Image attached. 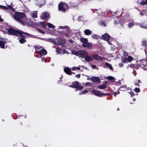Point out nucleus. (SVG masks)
Returning a JSON list of instances; mask_svg holds the SVG:
<instances>
[{"label": "nucleus", "mask_w": 147, "mask_h": 147, "mask_svg": "<svg viewBox=\"0 0 147 147\" xmlns=\"http://www.w3.org/2000/svg\"><path fill=\"white\" fill-rule=\"evenodd\" d=\"M105 84H107V82H105Z\"/></svg>", "instance_id": "nucleus-58"}, {"label": "nucleus", "mask_w": 147, "mask_h": 147, "mask_svg": "<svg viewBox=\"0 0 147 147\" xmlns=\"http://www.w3.org/2000/svg\"><path fill=\"white\" fill-rule=\"evenodd\" d=\"M108 42L109 44H110V45L111 44V43H110V41H108Z\"/></svg>", "instance_id": "nucleus-56"}, {"label": "nucleus", "mask_w": 147, "mask_h": 147, "mask_svg": "<svg viewBox=\"0 0 147 147\" xmlns=\"http://www.w3.org/2000/svg\"><path fill=\"white\" fill-rule=\"evenodd\" d=\"M38 31L40 32V33H42V34H44L45 33V32H43L42 30H40V29H37Z\"/></svg>", "instance_id": "nucleus-42"}, {"label": "nucleus", "mask_w": 147, "mask_h": 147, "mask_svg": "<svg viewBox=\"0 0 147 147\" xmlns=\"http://www.w3.org/2000/svg\"><path fill=\"white\" fill-rule=\"evenodd\" d=\"M0 20L1 21H3V20L1 19V16H0Z\"/></svg>", "instance_id": "nucleus-55"}, {"label": "nucleus", "mask_w": 147, "mask_h": 147, "mask_svg": "<svg viewBox=\"0 0 147 147\" xmlns=\"http://www.w3.org/2000/svg\"><path fill=\"white\" fill-rule=\"evenodd\" d=\"M93 58L96 60L104 61L105 60V58L103 57H101L98 55H95L93 56Z\"/></svg>", "instance_id": "nucleus-8"}, {"label": "nucleus", "mask_w": 147, "mask_h": 147, "mask_svg": "<svg viewBox=\"0 0 147 147\" xmlns=\"http://www.w3.org/2000/svg\"><path fill=\"white\" fill-rule=\"evenodd\" d=\"M68 7V5L66 3L62 2L59 3L58 5L59 10L63 12H65V9L67 8Z\"/></svg>", "instance_id": "nucleus-4"}, {"label": "nucleus", "mask_w": 147, "mask_h": 147, "mask_svg": "<svg viewBox=\"0 0 147 147\" xmlns=\"http://www.w3.org/2000/svg\"><path fill=\"white\" fill-rule=\"evenodd\" d=\"M13 18L16 21L23 25H26L27 23V18L23 13L16 12L13 16Z\"/></svg>", "instance_id": "nucleus-1"}, {"label": "nucleus", "mask_w": 147, "mask_h": 147, "mask_svg": "<svg viewBox=\"0 0 147 147\" xmlns=\"http://www.w3.org/2000/svg\"><path fill=\"white\" fill-rule=\"evenodd\" d=\"M59 50H57V52L59 53Z\"/></svg>", "instance_id": "nucleus-54"}, {"label": "nucleus", "mask_w": 147, "mask_h": 147, "mask_svg": "<svg viewBox=\"0 0 147 147\" xmlns=\"http://www.w3.org/2000/svg\"><path fill=\"white\" fill-rule=\"evenodd\" d=\"M59 28L60 29H64V28L67 29V31H69L70 30L69 27L67 26H59Z\"/></svg>", "instance_id": "nucleus-20"}, {"label": "nucleus", "mask_w": 147, "mask_h": 147, "mask_svg": "<svg viewBox=\"0 0 147 147\" xmlns=\"http://www.w3.org/2000/svg\"><path fill=\"white\" fill-rule=\"evenodd\" d=\"M133 25H134V24L133 23H129L128 24L127 26L129 28H130L132 27L133 26Z\"/></svg>", "instance_id": "nucleus-34"}, {"label": "nucleus", "mask_w": 147, "mask_h": 147, "mask_svg": "<svg viewBox=\"0 0 147 147\" xmlns=\"http://www.w3.org/2000/svg\"><path fill=\"white\" fill-rule=\"evenodd\" d=\"M119 92H118V94H119Z\"/></svg>", "instance_id": "nucleus-61"}, {"label": "nucleus", "mask_w": 147, "mask_h": 147, "mask_svg": "<svg viewBox=\"0 0 147 147\" xmlns=\"http://www.w3.org/2000/svg\"><path fill=\"white\" fill-rule=\"evenodd\" d=\"M20 1H21V2H22V1L21 0H19Z\"/></svg>", "instance_id": "nucleus-62"}, {"label": "nucleus", "mask_w": 147, "mask_h": 147, "mask_svg": "<svg viewBox=\"0 0 147 147\" xmlns=\"http://www.w3.org/2000/svg\"><path fill=\"white\" fill-rule=\"evenodd\" d=\"M113 94H114V96L115 97H116V95L117 94V93L116 92H115L113 93Z\"/></svg>", "instance_id": "nucleus-48"}, {"label": "nucleus", "mask_w": 147, "mask_h": 147, "mask_svg": "<svg viewBox=\"0 0 147 147\" xmlns=\"http://www.w3.org/2000/svg\"><path fill=\"white\" fill-rule=\"evenodd\" d=\"M0 8L4 9H8L7 7L3 6L2 5H0Z\"/></svg>", "instance_id": "nucleus-31"}, {"label": "nucleus", "mask_w": 147, "mask_h": 147, "mask_svg": "<svg viewBox=\"0 0 147 147\" xmlns=\"http://www.w3.org/2000/svg\"><path fill=\"white\" fill-rule=\"evenodd\" d=\"M123 65L122 63H120L119 64V66L120 67H122L123 66Z\"/></svg>", "instance_id": "nucleus-46"}, {"label": "nucleus", "mask_w": 147, "mask_h": 147, "mask_svg": "<svg viewBox=\"0 0 147 147\" xmlns=\"http://www.w3.org/2000/svg\"><path fill=\"white\" fill-rule=\"evenodd\" d=\"M84 85L86 86H88V85L90 86L91 83H90V82H86V83H85L84 84Z\"/></svg>", "instance_id": "nucleus-39"}, {"label": "nucleus", "mask_w": 147, "mask_h": 147, "mask_svg": "<svg viewBox=\"0 0 147 147\" xmlns=\"http://www.w3.org/2000/svg\"><path fill=\"white\" fill-rule=\"evenodd\" d=\"M98 88L101 89H103L106 88V86L104 84L99 86Z\"/></svg>", "instance_id": "nucleus-19"}, {"label": "nucleus", "mask_w": 147, "mask_h": 147, "mask_svg": "<svg viewBox=\"0 0 147 147\" xmlns=\"http://www.w3.org/2000/svg\"><path fill=\"white\" fill-rule=\"evenodd\" d=\"M91 67L93 69L96 68L97 69H98V67H96V65H95L91 66Z\"/></svg>", "instance_id": "nucleus-38"}, {"label": "nucleus", "mask_w": 147, "mask_h": 147, "mask_svg": "<svg viewBox=\"0 0 147 147\" xmlns=\"http://www.w3.org/2000/svg\"><path fill=\"white\" fill-rule=\"evenodd\" d=\"M69 42H72V43H73V42H74V41H73L72 40H69Z\"/></svg>", "instance_id": "nucleus-52"}, {"label": "nucleus", "mask_w": 147, "mask_h": 147, "mask_svg": "<svg viewBox=\"0 0 147 147\" xmlns=\"http://www.w3.org/2000/svg\"><path fill=\"white\" fill-rule=\"evenodd\" d=\"M84 33L86 35H90L91 34L92 31L89 29H86L84 31Z\"/></svg>", "instance_id": "nucleus-14"}, {"label": "nucleus", "mask_w": 147, "mask_h": 147, "mask_svg": "<svg viewBox=\"0 0 147 147\" xmlns=\"http://www.w3.org/2000/svg\"><path fill=\"white\" fill-rule=\"evenodd\" d=\"M135 86H137L138 87H139L140 86L139 84H137V83H135Z\"/></svg>", "instance_id": "nucleus-49"}, {"label": "nucleus", "mask_w": 147, "mask_h": 147, "mask_svg": "<svg viewBox=\"0 0 147 147\" xmlns=\"http://www.w3.org/2000/svg\"><path fill=\"white\" fill-rule=\"evenodd\" d=\"M80 40L81 42H83V43L85 42H88V40L87 39L85 38H82L80 39Z\"/></svg>", "instance_id": "nucleus-21"}, {"label": "nucleus", "mask_w": 147, "mask_h": 147, "mask_svg": "<svg viewBox=\"0 0 147 147\" xmlns=\"http://www.w3.org/2000/svg\"><path fill=\"white\" fill-rule=\"evenodd\" d=\"M107 79L109 80H114V78L111 76H108L107 77Z\"/></svg>", "instance_id": "nucleus-27"}, {"label": "nucleus", "mask_w": 147, "mask_h": 147, "mask_svg": "<svg viewBox=\"0 0 147 147\" xmlns=\"http://www.w3.org/2000/svg\"><path fill=\"white\" fill-rule=\"evenodd\" d=\"M23 38L22 37L19 40L20 42L21 43H24L26 42V40Z\"/></svg>", "instance_id": "nucleus-22"}, {"label": "nucleus", "mask_w": 147, "mask_h": 147, "mask_svg": "<svg viewBox=\"0 0 147 147\" xmlns=\"http://www.w3.org/2000/svg\"><path fill=\"white\" fill-rule=\"evenodd\" d=\"M38 48L37 47H36V49H37Z\"/></svg>", "instance_id": "nucleus-60"}, {"label": "nucleus", "mask_w": 147, "mask_h": 147, "mask_svg": "<svg viewBox=\"0 0 147 147\" xmlns=\"http://www.w3.org/2000/svg\"><path fill=\"white\" fill-rule=\"evenodd\" d=\"M71 53L77 56L80 57H82L84 58L86 55H88L87 52L84 50H81L79 51H76L75 50H73L71 51Z\"/></svg>", "instance_id": "nucleus-3"}, {"label": "nucleus", "mask_w": 147, "mask_h": 147, "mask_svg": "<svg viewBox=\"0 0 147 147\" xmlns=\"http://www.w3.org/2000/svg\"><path fill=\"white\" fill-rule=\"evenodd\" d=\"M105 22L104 21L101 20L99 22V24L100 25H104L105 26H106V25L105 24Z\"/></svg>", "instance_id": "nucleus-32"}, {"label": "nucleus", "mask_w": 147, "mask_h": 147, "mask_svg": "<svg viewBox=\"0 0 147 147\" xmlns=\"http://www.w3.org/2000/svg\"><path fill=\"white\" fill-rule=\"evenodd\" d=\"M108 94V93H101V97L102 96H106Z\"/></svg>", "instance_id": "nucleus-41"}, {"label": "nucleus", "mask_w": 147, "mask_h": 147, "mask_svg": "<svg viewBox=\"0 0 147 147\" xmlns=\"http://www.w3.org/2000/svg\"><path fill=\"white\" fill-rule=\"evenodd\" d=\"M139 26L140 27L144 28H147L143 24H139Z\"/></svg>", "instance_id": "nucleus-30"}, {"label": "nucleus", "mask_w": 147, "mask_h": 147, "mask_svg": "<svg viewBox=\"0 0 147 147\" xmlns=\"http://www.w3.org/2000/svg\"><path fill=\"white\" fill-rule=\"evenodd\" d=\"M64 71L67 74L71 75L72 74L71 70L70 68L68 67H65L64 69Z\"/></svg>", "instance_id": "nucleus-7"}, {"label": "nucleus", "mask_w": 147, "mask_h": 147, "mask_svg": "<svg viewBox=\"0 0 147 147\" xmlns=\"http://www.w3.org/2000/svg\"><path fill=\"white\" fill-rule=\"evenodd\" d=\"M136 73H134V76H136Z\"/></svg>", "instance_id": "nucleus-57"}, {"label": "nucleus", "mask_w": 147, "mask_h": 147, "mask_svg": "<svg viewBox=\"0 0 147 147\" xmlns=\"http://www.w3.org/2000/svg\"><path fill=\"white\" fill-rule=\"evenodd\" d=\"M64 35L65 37H69L70 36L69 35V34H64Z\"/></svg>", "instance_id": "nucleus-45"}, {"label": "nucleus", "mask_w": 147, "mask_h": 147, "mask_svg": "<svg viewBox=\"0 0 147 147\" xmlns=\"http://www.w3.org/2000/svg\"><path fill=\"white\" fill-rule=\"evenodd\" d=\"M30 15L32 17L36 18L37 17V13L34 12L30 13Z\"/></svg>", "instance_id": "nucleus-18"}, {"label": "nucleus", "mask_w": 147, "mask_h": 147, "mask_svg": "<svg viewBox=\"0 0 147 147\" xmlns=\"http://www.w3.org/2000/svg\"><path fill=\"white\" fill-rule=\"evenodd\" d=\"M119 108H118L117 109V111H119Z\"/></svg>", "instance_id": "nucleus-59"}, {"label": "nucleus", "mask_w": 147, "mask_h": 147, "mask_svg": "<svg viewBox=\"0 0 147 147\" xmlns=\"http://www.w3.org/2000/svg\"><path fill=\"white\" fill-rule=\"evenodd\" d=\"M39 53L40 54H44L46 55L47 54V51L44 49H43L40 51H39Z\"/></svg>", "instance_id": "nucleus-17"}, {"label": "nucleus", "mask_w": 147, "mask_h": 147, "mask_svg": "<svg viewBox=\"0 0 147 147\" xmlns=\"http://www.w3.org/2000/svg\"><path fill=\"white\" fill-rule=\"evenodd\" d=\"M126 59H124L122 60V62H123L124 63H125L126 62Z\"/></svg>", "instance_id": "nucleus-51"}, {"label": "nucleus", "mask_w": 147, "mask_h": 147, "mask_svg": "<svg viewBox=\"0 0 147 147\" xmlns=\"http://www.w3.org/2000/svg\"><path fill=\"white\" fill-rule=\"evenodd\" d=\"M105 65L106 67L105 66L104 67H108L109 68V69L111 70H113V68L111 66V65L109 63H108L106 62L105 63Z\"/></svg>", "instance_id": "nucleus-16"}, {"label": "nucleus", "mask_w": 147, "mask_h": 147, "mask_svg": "<svg viewBox=\"0 0 147 147\" xmlns=\"http://www.w3.org/2000/svg\"><path fill=\"white\" fill-rule=\"evenodd\" d=\"M82 46L84 47H88L89 46V44L87 42H85L83 43L82 45Z\"/></svg>", "instance_id": "nucleus-25"}, {"label": "nucleus", "mask_w": 147, "mask_h": 147, "mask_svg": "<svg viewBox=\"0 0 147 147\" xmlns=\"http://www.w3.org/2000/svg\"><path fill=\"white\" fill-rule=\"evenodd\" d=\"M102 36L104 40H108L110 38V36L108 34H105L102 35Z\"/></svg>", "instance_id": "nucleus-12"}, {"label": "nucleus", "mask_w": 147, "mask_h": 147, "mask_svg": "<svg viewBox=\"0 0 147 147\" xmlns=\"http://www.w3.org/2000/svg\"><path fill=\"white\" fill-rule=\"evenodd\" d=\"M47 25L49 27L51 28H54L55 27V26L53 25L51 23H48L47 24Z\"/></svg>", "instance_id": "nucleus-23"}, {"label": "nucleus", "mask_w": 147, "mask_h": 147, "mask_svg": "<svg viewBox=\"0 0 147 147\" xmlns=\"http://www.w3.org/2000/svg\"><path fill=\"white\" fill-rule=\"evenodd\" d=\"M79 83L78 82H76L73 83L72 85H70L69 87L73 88H77L80 90L82 89L83 88V87L79 85Z\"/></svg>", "instance_id": "nucleus-5"}, {"label": "nucleus", "mask_w": 147, "mask_h": 147, "mask_svg": "<svg viewBox=\"0 0 147 147\" xmlns=\"http://www.w3.org/2000/svg\"><path fill=\"white\" fill-rule=\"evenodd\" d=\"M77 89H76V90L75 91H77Z\"/></svg>", "instance_id": "nucleus-64"}, {"label": "nucleus", "mask_w": 147, "mask_h": 147, "mask_svg": "<svg viewBox=\"0 0 147 147\" xmlns=\"http://www.w3.org/2000/svg\"><path fill=\"white\" fill-rule=\"evenodd\" d=\"M45 22H40L39 24H40L41 25H42V26L43 27L45 28L46 27V26H45Z\"/></svg>", "instance_id": "nucleus-33"}, {"label": "nucleus", "mask_w": 147, "mask_h": 147, "mask_svg": "<svg viewBox=\"0 0 147 147\" xmlns=\"http://www.w3.org/2000/svg\"><path fill=\"white\" fill-rule=\"evenodd\" d=\"M138 82L139 83H141L140 80H138Z\"/></svg>", "instance_id": "nucleus-53"}, {"label": "nucleus", "mask_w": 147, "mask_h": 147, "mask_svg": "<svg viewBox=\"0 0 147 147\" xmlns=\"http://www.w3.org/2000/svg\"><path fill=\"white\" fill-rule=\"evenodd\" d=\"M95 95L101 97V93L98 90H93L92 92Z\"/></svg>", "instance_id": "nucleus-11"}, {"label": "nucleus", "mask_w": 147, "mask_h": 147, "mask_svg": "<svg viewBox=\"0 0 147 147\" xmlns=\"http://www.w3.org/2000/svg\"><path fill=\"white\" fill-rule=\"evenodd\" d=\"M40 2L42 4H45V0H39Z\"/></svg>", "instance_id": "nucleus-35"}, {"label": "nucleus", "mask_w": 147, "mask_h": 147, "mask_svg": "<svg viewBox=\"0 0 147 147\" xmlns=\"http://www.w3.org/2000/svg\"><path fill=\"white\" fill-rule=\"evenodd\" d=\"M88 92V90H85L84 91L80 92L79 93V95H81L82 94H84Z\"/></svg>", "instance_id": "nucleus-29"}, {"label": "nucleus", "mask_w": 147, "mask_h": 147, "mask_svg": "<svg viewBox=\"0 0 147 147\" xmlns=\"http://www.w3.org/2000/svg\"><path fill=\"white\" fill-rule=\"evenodd\" d=\"M143 45L144 46H146L147 45V42L145 41H142Z\"/></svg>", "instance_id": "nucleus-40"}, {"label": "nucleus", "mask_w": 147, "mask_h": 147, "mask_svg": "<svg viewBox=\"0 0 147 147\" xmlns=\"http://www.w3.org/2000/svg\"><path fill=\"white\" fill-rule=\"evenodd\" d=\"M6 43L5 41H0V47L4 49V45Z\"/></svg>", "instance_id": "nucleus-15"}, {"label": "nucleus", "mask_w": 147, "mask_h": 147, "mask_svg": "<svg viewBox=\"0 0 147 147\" xmlns=\"http://www.w3.org/2000/svg\"><path fill=\"white\" fill-rule=\"evenodd\" d=\"M7 7L8 8L7 9H9L13 11H15V9L14 8H13V7L11 5H9L8 6V7Z\"/></svg>", "instance_id": "nucleus-26"}, {"label": "nucleus", "mask_w": 147, "mask_h": 147, "mask_svg": "<svg viewBox=\"0 0 147 147\" xmlns=\"http://www.w3.org/2000/svg\"><path fill=\"white\" fill-rule=\"evenodd\" d=\"M76 69L78 70H80V68L79 67H76Z\"/></svg>", "instance_id": "nucleus-50"}, {"label": "nucleus", "mask_w": 147, "mask_h": 147, "mask_svg": "<svg viewBox=\"0 0 147 147\" xmlns=\"http://www.w3.org/2000/svg\"><path fill=\"white\" fill-rule=\"evenodd\" d=\"M84 58H85V61L87 62H89L92 60V57L88 55H86Z\"/></svg>", "instance_id": "nucleus-13"}, {"label": "nucleus", "mask_w": 147, "mask_h": 147, "mask_svg": "<svg viewBox=\"0 0 147 147\" xmlns=\"http://www.w3.org/2000/svg\"><path fill=\"white\" fill-rule=\"evenodd\" d=\"M75 76V77H76V78H79L80 77V74H78L76 75Z\"/></svg>", "instance_id": "nucleus-44"}, {"label": "nucleus", "mask_w": 147, "mask_h": 147, "mask_svg": "<svg viewBox=\"0 0 147 147\" xmlns=\"http://www.w3.org/2000/svg\"><path fill=\"white\" fill-rule=\"evenodd\" d=\"M141 15H143V14H142Z\"/></svg>", "instance_id": "nucleus-63"}, {"label": "nucleus", "mask_w": 147, "mask_h": 147, "mask_svg": "<svg viewBox=\"0 0 147 147\" xmlns=\"http://www.w3.org/2000/svg\"><path fill=\"white\" fill-rule=\"evenodd\" d=\"M91 36L93 38H98V37H99L98 36L96 35H92Z\"/></svg>", "instance_id": "nucleus-37"}, {"label": "nucleus", "mask_w": 147, "mask_h": 147, "mask_svg": "<svg viewBox=\"0 0 147 147\" xmlns=\"http://www.w3.org/2000/svg\"><path fill=\"white\" fill-rule=\"evenodd\" d=\"M76 67H73L72 68V69L73 70H76Z\"/></svg>", "instance_id": "nucleus-47"}, {"label": "nucleus", "mask_w": 147, "mask_h": 147, "mask_svg": "<svg viewBox=\"0 0 147 147\" xmlns=\"http://www.w3.org/2000/svg\"><path fill=\"white\" fill-rule=\"evenodd\" d=\"M133 60L132 57L130 56H128L127 58V60L129 62H131L132 60Z\"/></svg>", "instance_id": "nucleus-28"}, {"label": "nucleus", "mask_w": 147, "mask_h": 147, "mask_svg": "<svg viewBox=\"0 0 147 147\" xmlns=\"http://www.w3.org/2000/svg\"><path fill=\"white\" fill-rule=\"evenodd\" d=\"M49 14L47 12L43 13L41 15V17L42 19L48 18L49 16Z\"/></svg>", "instance_id": "nucleus-9"}, {"label": "nucleus", "mask_w": 147, "mask_h": 147, "mask_svg": "<svg viewBox=\"0 0 147 147\" xmlns=\"http://www.w3.org/2000/svg\"><path fill=\"white\" fill-rule=\"evenodd\" d=\"M8 30L9 33L12 34L17 36L19 34L21 37H23V38H26V37L22 35L23 34H24L26 35H30V34L24 32L20 30H15L12 28H10L8 29Z\"/></svg>", "instance_id": "nucleus-2"}, {"label": "nucleus", "mask_w": 147, "mask_h": 147, "mask_svg": "<svg viewBox=\"0 0 147 147\" xmlns=\"http://www.w3.org/2000/svg\"><path fill=\"white\" fill-rule=\"evenodd\" d=\"M51 41L55 44L59 45L60 44L59 41H61V39L60 38H56L55 40L54 39H51Z\"/></svg>", "instance_id": "nucleus-10"}, {"label": "nucleus", "mask_w": 147, "mask_h": 147, "mask_svg": "<svg viewBox=\"0 0 147 147\" xmlns=\"http://www.w3.org/2000/svg\"><path fill=\"white\" fill-rule=\"evenodd\" d=\"M92 81L94 82H100V80L99 78L98 77L92 76L90 78Z\"/></svg>", "instance_id": "nucleus-6"}, {"label": "nucleus", "mask_w": 147, "mask_h": 147, "mask_svg": "<svg viewBox=\"0 0 147 147\" xmlns=\"http://www.w3.org/2000/svg\"><path fill=\"white\" fill-rule=\"evenodd\" d=\"M134 90L137 92H140V89L138 88H135Z\"/></svg>", "instance_id": "nucleus-36"}, {"label": "nucleus", "mask_w": 147, "mask_h": 147, "mask_svg": "<svg viewBox=\"0 0 147 147\" xmlns=\"http://www.w3.org/2000/svg\"><path fill=\"white\" fill-rule=\"evenodd\" d=\"M140 4L142 5H144L147 4V0H145V1H142L140 3Z\"/></svg>", "instance_id": "nucleus-24"}, {"label": "nucleus", "mask_w": 147, "mask_h": 147, "mask_svg": "<svg viewBox=\"0 0 147 147\" xmlns=\"http://www.w3.org/2000/svg\"><path fill=\"white\" fill-rule=\"evenodd\" d=\"M83 18V17L82 16H79L78 18V20L79 21H80L81 20V18Z\"/></svg>", "instance_id": "nucleus-43"}]
</instances>
